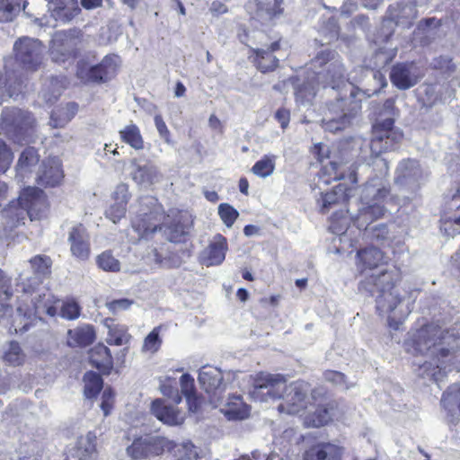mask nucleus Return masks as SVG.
I'll use <instances>...</instances> for the list:
<instances>
[{
    "label": "nucleus",
    "mask_w": 460,
    "mask_h": 460,
    "mask_svg": "<svg viewBox=\"0 0 460 460\" xmlns=\"http://www.w3.org/2000/svg\"><path fill=\"white\" fill-rule=\"evenodd\" d=\"M308 69L314 76L308 75L306 83L296 87V102L302 105L309 104L316 94L315 84L331 87L337 94L327 104L322 126L332 133L344 130L361 110V100L357 98L360 91L355 86L361 77L353 76L352 73L346 77L341 57L330 49L319 52Z\"/></svg>",
    "instance_id": "obj_1"
},
{
    "label": "nucleus",
    "mask_w": 460,
    "mask_h": 460,
    "mask_svg": "<svg viewBox=\"0 0 460 460\" xmlns=\"http://www.w3.org/2000/svg\"><path fill=\"white\" fill-rule=\"evenodd\" d=\"M404 344L407 351L425 357L423 361L413 363L418 367L415 371L423 378L438 383L447 372L460 371L456 355L460 348V337L454 332L438 326L425 325L410 334Z\"/></svg>",
    "instance_id": "obj_2"
},
{
    "label": "nucleus",
    "mask_w": 460,
    "mask_h": 460,
    "mask_svg": "<svg viewBox=\"0 0 460 460\" xmlns=\"http://www.w3.org/2000/svg\"><path fill=\"white\" fill-rule=\"evenodd\" d=\"M309 391L308 384L304 381H296L287 385L285 376L261 372L254 378L250 396L261 402L282 399L283 402L278 406L279 411L297 414L305 408Z\"/></svg>",
    "instance_id": "obj_3"
},
{
    "label": "nucleus",
    "mask_w": 460,
    "mask_h": 460,
    "mask_svg": "<svg viewBox=\"0 0 460 460\" xmlns=\"http://www.w3.org/2000/svg\"><path fill=\"white\" fill-rule=\"evenodd\" d=\"M375 166L379 169L380 174L370 178L365 184L361 191L358 213L355 215L350 213V217L357 228H366L386 212L382 203L389 193L386 180L389 171L388 163L385 159H378Z\"/></svg>",
    "instance_id": "obj_4"
},
{
    "label": "nucleus",
    "mask_w": 460,
    "mask_h": 460,
    "mask_svg": "<svg viewBox=\"0 0 460 460\" xmlns=\"http://www.w3.org/2000/svg\"><path fill=\"white\" fill-rule=\"evenodd\" d=\"M399 279L400 273L396 269L381 270L379 274L367 275L358 287L360 291L376 296V311L381 315H388L390 325L392 321L403 317L396 312L397 306L402 303V296L395 287Z\"/></svg>",
    "instance_id": "obj_5"
},
{
    "label": "nucleus",
    "mask_w": 460,
    "mask_h": 460,
    "mask_svg": "<svg viewBox=\"0 0 460 460\" xmlns=\"http://www.w3.org/2000/svg\"><path fill=\"white\" fill-rule=\"evenodd\" d=\"M46 208V197L42 190L38 187L23 189L17 200L11 201L1 210V225L4 234H7L14 227L24 224L27 217L31 221L40 219Z\"/></svg>",
    "instance_id": "obj_6"
},
{
    "label": "nucleus",
    "mask_w": 460,
    "mask_h": 460,
    "mask_svg": "<svg viewBox=\"0 0 460 460\" xmlns=\"http://www.w3.org/2000/svg\"><path fill=\"white\" fill-rule=\"evenodd\" d=\"M31 297V305H20L17 307V317L14 320L13 328L16 333H23L30 329L31 324L36 319H41L42 315L55 316L58 314L59 300L45 288H36L30 293H22L23 302Z\"/></svg>",
    "instance_id": "obj_7"
},
{
    "label": "nucleus",
    "mask_w": 460,
    "mask_h": 460,
    "mask_svg": "<svg viewBox=\"0 0 460 460\" xmlns=\"http://www.w3.org/2000/svg\"><path fill=\"white\" fill-rule=\"evenodd\" d=\"M168 217L161 211L159 206H155L148 213L145 209L137 215L131 221L133 230L137 233L138 238H148L157 230L164 231L171 243H176L184 233L180 224L168 226Z\"/></svg>",
    "instance_id": "obj_8"
},
{
    "label": "nucleus",
    "mask_w": 460,
    "mask_h": 460,
    "mask_svg": "<svg viewBox=\"0 0 460 460\" xmlns=\"http://www.w3.org/2000/svg\"><path fill=\"white\" fill-rule=\"evenodd\" d=\"M34 119L28 111L18 108H5L1 116V129L14 142H28L33 133Z\"/></svg>",
    "instance_id": "obj_9"
},
{
    "label": "nucleus",
    "mask_w": 460,
    "mask_h": 460,
    "mask_svg": "<svg viewBox=\"0 0 460 460\" xmlns=\"http://www.w3.org/2000/svg\"><path fill=\"white\" fill-rule=\"evenodd\" d=\"M44 46L36 39L19 38L13 44L15 61L25 70L35 71L42 62Z\"/></svg>",
    "instance_id": "obj_10"
},
{
    "label": "nucleus",
    "mask_w": 460,
    "mask_h": 460,
    "mask_svg": "<svg viewBox=\"0 0 460 460\" xmlns=\"http://www.w3.org/2000/svg\"><path fill=\"white\" fill-rule=\"evenodd\" d=\"M391 118L377 122L373 127V138L370 143L372 153L379 155L394 150L402 138V133L394 127Z\"/></svg>",
    "instance_id": "obj_11"
},
{
    "label": "nucleus",
    "mask_w": 460,
    "mask_h": 460,
    "mask_svg": "<svg viewBox=\"0 0 460 460\" xmlns=\"http://www.w3.org/2000/svg\"><path fill=\"white\" fill-rule=\"evenodd\" d=\"M81 33L77 30L57 31L51 40L50 57L56 63H63L74 58L79 43Z\"/></svg>",
    "instance_id": "obj_12"
},
{
    "label": "nucleus",
    "mask_w": 460,
    "mask_h": 460,
    "mask_svg": "<svg viewBox=\"0 0 460 460\" xmlns=\"http://www.w3.org/2000/svg\"><path fill=\"white\" fill-rule=\"evenodd\" d=\"M313 153L321 164L327 160L323 170L324 173L329 175L331 180L340 181L345 179L347 177V169H349V180L351 182H357L354 170L351 167H347V163L338 161L334 155H331L328 146L322 143L315 144Z\"/></svg>",
    "instance_id": "obj_13"
},
{
    "label": "nucleus",
    "mask_w": 460,
    "mask_h": 460,
    "mask_svg": "<svg viewBox=\"0 0 460 460\" xmlns=\"http://www.w3.org/2000/svg\"><path fill=\"white\" fill-rule=\"evenodd\" d=\"M425 177L419 161L408 158L399 163L395 171L394 182L402 188L415 191L425 181Z\"/></svg>",
    "instance_id": "obj_14"
},
{
    "label": "nucleus",
    "mask_w": 460,
    "mask_h": 460,
    "mask_svg": "<svg viewBox=\"0 0 460 460\" xmlns=\"http://www.w3.org/2000/svg\"><path fill=\"white\" fill-rule=\"evenodd\" d=\"M417 17L416 6L411 1L390 6L387 16L382 22V31L393 34L394 25L410 27Z\"/></svg>",
    "instance_id": "obj_15"
},
{
    "label": "nucleus",
    "mask_w": 460,
    "mask_h": 460,
    "mask_svg": "<svg viewBox=\"0 0 460 460\" xmlns=\"http://www.w3.org/2000/svg\"><path fill=\"white\" fill-rule=\"evenodd\" d=\"M421 76V71L414 62L397 63L390 72L392 84L400 90L413 87Z\"/></svg>",
    "instance_id": "obj_16"
},
{
    "label": "nucleus",
    "mask_w": 460,
    "mask_h": 460,
    "mask_svg": "<svg viewBox=\"0 0 460 460\" xmlns=\"http://www.w3.org/2000/svg\"><path fill=\"white\" fill-rule=\"evenodd\" d=\"M165 441L158 437L138 438L127 447V453L133 459L149 458L164 453Z\"/></svg>",
    "instance_id": "obj_17"
},
{
    "label": "nucleus",
    "mask_w": 460,
    "mask_h": 460,
    "mask_svg": "<svg viewBox=\"0 0 460 460\" xmlns=\"http://www.w3.org/2000/svg\"><path fill=\"white\" fill-rule=\"evenodd\" d=\"M67 242L72 256L79 261H86L91 254L90 234L85 226L77 224L68 232Z\"/></svg>",
    "instance_id": "obj_18"
},
{
    "label": "nucleus",
    "mask_w": 460,
    "mask_h": 460,
    "mask_svg": "<svg viewBox=\"0 0 460 460\" xmlns=\"http://www.w3.org/2000/svg\"><path fill=\"white\" fill-rule=\"evenodd\" d=\"M34 277L28 278L26 281L18 283L17 286L21 287L22 293H30L34 291V288L40 286L43 278L50 274V268L52 261L49 257L46 255H36L30 260Z\"/></svg>",
    "instance_id": "obj_19"
},
{
    "label": "nucleus",
    "mask_w": 460,
    "mask_h": 460,
    "mask_svg": "<svg viewBox=\"0 0 460 460\" xmlns=\"http://www.w3.org/2000/svg\"><path fill=\"white\" fill-rule=\"evenodd\" d=\"M228 250L227 240L217 234L213 236L208 245L200 252L199 261L207 266H218L223 263Z\"/></svg>",
    "instance_id": "obj_20"
},
{
    "label": "nucleus",
    "mask_w": 460,
    "mask_h": 460,
    "mask_svg": "<svg viewBox=\"0 0 460 460\" xmlns=\"http://www.w3.org/2000/svg\"><path fill=\"white\" fill-rule=\"evenodd\" d=\"M130 169L132 180L142 187L152 186L162 179V174L157 166L150 162L141 164L137 159H133L130 162Z\"/></svg>",
    "instance_id": "obj_21"
},
{
    "label": "nucleus",
    "mask_w": 460,
    "mask_h": 460,
    "mask_svg": "<svg viewBox=\"0 0 460 460\" xmlns=\"http://www.w3.org/2000/svg\"><path fill=\"white\" fill-rule=\"evenodd\" d=\"M343 447L334 442H320L309 447L304 454L305 460H342Z\"/></svg>",
    "instance_id": "obj_22"
},
{
    "label": "nucleus",
    "mask_w": 460,
    "mask_h": 460,
    "mask_svg": "<svg viewBox=\"0 0 460 460\" xmlns=\"http://www.w3.org/2000/svg\"><path fill=\"white\" fill-rule=\"evenodd\" d=\"M63 176L59 159L53 157L42 162L36 181L40 186L54 187L61 181Z\"/></svg>",
    "instance_id": "obj_23"
},
{
    "label": "nucleus",
    "mask_w": 460,
    "mask_h": 460,
    "mask_svg": "<svg viewBox=\"0 0 460 460\" xmlns=\"http://www.w3.org/2000/svg\"><path fill=\"white\" fill-rule=\"evenodd\" d=\"M151 412L163 423L169 426H179L184 421L182 413L174 405L167 404L163 399H155L151 403Z\"/></svg>",
    "instance_id": "obj_24"
},
{
    "label": "nucleus",
    "mask_w": 460,
    "mask_h": 460,
    "mask_svg": "<svg viewBox=\"0 0 460 460\" xmlns=\"http://www.w3.org/2000/svg\"><path fill=\"white\" fill-rule=\"evenodd\" d=\"M49 8L51 16L62 23L71 22L81 12L77 0H49Z\"/></svg>",
    "instance_id": "obj_25"
},
{
    "label": "nucleus",
    "mask_w": 460,
    "mask_h": 460,
    "mask_svg": "<svg viewBox=\"0 0 460 460\" xmlns=\"http://www.w3.org/2000/svg\"><path fill=\"white\" fill-rule=\"evenodd\" d=\"M358 267L362 271L372 270L371 274H379L381 270L387 269L379 268L385 261L384 253L376 247H367L358 252Z\"/></svg>",
    "instance_id": "obj_26"
},
{
    "label": "nucleus",
    "mask_w": 460,
    "mask_h": 460,
    "mask_svg": "<svg viewBox=\"0 0 460 460\" xmlns=\"http://www.w3.org/2000/svg\"><path fill=\"white\" fill-rule=\"evenodd\" d=\"M279 49V43L275 41L267 48L252 49L254 53V63L257 68L262 72L267 73L274 70L279 65V58L273 53Z\"/></svg>",
    "instance_id": "obj_27"
},
{
    "label": "nucleus",
    "mask_w": 460,
    "mask_h": 460,
    "mask_svg": "<svg viewBox=\"0 0 460 460\" xmlns=\"http://www.w3.org/2000/svg\"><path fill=\"white\" fill-rule=\"evenodd\" d=\"M391 34L382 31L381 35L378 37L380 44L384 43L385 46H380L374 55V68L379 69L385 67L395 58L397 54V46L390 42Z\"/></svg>",
    "instance_id": "obj_28"
},
{
    "label": "nucleus",
    "mask_w": 460,
    "mask_h": 460,
    "mask_svg": "<svg viewBox=\"0 0 460 460\" xmlns=\"http://www.w3.org/2000/svg\"><path fill=\"white\" fill-rule=\"evenodd\" d=\"M89 360L93 367L104 374H109L113 367L111 350L102 343H99L90 349Z\"/></svg>",
    "instance_id": "obj_29"
},
{
    "label": "nucleus",
    "mask_w": 460,
    "mask_h": 460,
    "mask_svg": "<svg viewBox=\"0 0 460 460\" xmlns=\"http://www.w3.org/2000/svg\"><path fill=\"white\" fill-rule=\"evenodd\" d=\"M223 375L220 369L210 366L203 367L199 373V382L207 393H217L220 390Z\"/></svg>",
    "instance_id": "obj_30"
},
{
    "label": "nucleus",
    "mask_w": 460,
    "mask_h": 460,
    "mask_svg": "<svg viewBox=\"0 0 460 460\" xmlns=\"http://www.w3.org/2000/svg\"><path fill=\"white\" fill-rule=\"evenodd\" d=\"M221 411L228 420H243L249 416V407L243 402L241 395L229 397Z\"/></svg>",
    "instance_id": "obj_31"
},
{
    "label": "nucleus",
    "mask_w": 460,
    "mask_h": 460,
    "mask_svg": "<svg viewBox=\"0 0 460 460\" xmlns=\"http://www.w3.org/2000/svg\"><path fill=\"white\" fill-rule=\"evenodd\" d=\"M67 334V343L71 347H85L91 344L95 339L94 330L93 326L89 324L80 326L74 330H69Z\"/></svg>",
    "instance_id": "obj_32"
},
{
    "label": "nucleus",
    "mask_w": 460,
    "mask_h": 460,
    "mask_svg": "<svg viewBox=\"0 0 460 460\" xmlns=\"http://www.w3.org/2000/svg\"><path fill=\"white\" fill-rule=\"evenodd\" d=\"M441 403L453 420H458L460 418V386L453 385L448 387L443 394Z\"/></svg>",
    "instance_id": "obj_33"
},
{
    "label": "nucleus",
    "mask_w": 460,
    "mask_h": 460,
    "mask_svg": "<svg viewBox=\"0 0 460 460\" xmlns=\"http://www.w3.org/2000/svg\"><path fill=\"white\" fill-rule=\"evenodd\" d=\"M78 111V104L68 102L65 106L58 107L52 111L50 116V125L53 128H63L66 126Z\"/></svg>",
    "instance_id": "obj_34"
},
{
    "label": "nucleus",
    "mask_w": 460,
    "mask_h": 460,
    "mask_svg": "<svg viewBox=\"0 0 460 460\" xmlns=\"http://www.w3.org/2000/svg\"><path fill=\"white\" fill-rule=\"evenodd\" d=\"M448 209L441 217V221L445 225V230H449L447 225L453 224L456 226L452 228V232L460 233V191L458 195L452 198L448 204Z\"/></svg>",
    "instance_id": "obj_35"
},
{
    "label": "nucleus",
    "mask_w": 460,
    "mask_h": 460,
    "mask_svg": "<svg viewBox=\"0 0 460 460\" xmlns=\"http://www.w3.org/2000/svg\"><path fill=\"white\" fill-rule=\"evenodd\" d=\"M332 420V413L326 406L320 405L313 412L304 417V425L307 428H319Z\"/></svg>",
    "instance_id": "obj_36"
},
{
    "label": "nucleus",
    "mask_w": 460,
    "mask_h": 460,
    "mask_svg": "<svg viewBox=\"0 0 460 460\" xmlns=\"http://www.w3.org/2000/svg\"><path fill=\"white\" fill-rule=\"evenodd\" d=\"M131 335L128 333V327L124 324L111 325L108 331L106 342L109 345L123 346L129 343Z\"/></svg>",
    "instance_id": "obj_37"
},
{
    "label": "nucleus",
    "mask_w": 460,
    "mask_h": 460,
    "mask_svg": "<svg viewBox=\"0 0 460 460\" xmlns=\"http://www.w3.org/2000/svg\"><path fill=\"white\" fill-rule=\"evenodd\" d=\"M120 137L123 142L129 145L136 150L144 148V140L140 133V129L135 124H129L119 131Z\"/></svg>",
    "instance_id": "obj_38"
},
{
    "label": "nucleus",
    "mask_w": 460,
    "mask_h": 460,
    "mask_svg": "<svg viewBox=\"0 0 460 460\" xmlns=\"http://www.w3.org/2000/svg\"><path fill=\"white\" fill-rule=\"evenodd\" d=\"M39 162V155L37 150L33 147L26 148L20 155L16 170L17 173L24 177V173L31 171L32 166H35Z\"/></svg>",
    "instance_id": "obj_39"
},
{
    "label": "nucleus",
    "mask_w": 460,
    "mask_h": 460,
    "mask_svg": "<svg viewBox=\"0 0 460 460\" xmlns=\"http://www.w3.org/2000/svg\"><path fill=\"white\" fill-rule=\"evenodd\" d=\"M84 395L88 399L94 398L101 392L103 382L101 376L95 372L89 371L84 376Z\"/></svg>",
    "instance_id": "obj_40"
},
{
    "label": "nucleus",
    "mask_w": 460,
    "mask_h": 460,
    "mask_svg": "<svg viewBox=\"0 0 460 460\" xmlns=\"http://www.w3.org/2000/svg\"><path fill=\"white\" fill-rule=\"evenodd\" d=\"M276 156L265 155L258 160L252 167V172L260 178L270 176L275 170Z\"/></svg>",
    "instance_id": "obj_41"
},
{
    "label": "nucleus",
    "mask_w": 460,
    "mask_h": 460,
    "mask_svg": "<svg viewBox=\"0 0 460 460\" xmlns=\"http://www.w3.org/2000/svg\"><path fill=\"white\" fill-rule=\"evenodd\" d=\"M25 356L16 341L9 342L3 351V359L12 366H20L24 362Z\"/></svg>",
    "instance_id": "obj_42"
},
{
    "label": "nucleus",
    "mask_w": 460,
    "mask_h": 460,
    "mask_svg": "<svg viewBox=\"0 0 460 460\" xmlns=\"http://www.w3.org/2000/svg\"><path fill=\"white\" fill-rule=\"evenodd\" d=\"M96 263L100 269L104 271L119 272L120 270V262L116 259L110 250L102 252L96 258Z\"/></svg>",
    "instance_id": "obj_43"
},
{
    "label": "nucleus",
    "mask_w": 460,
    "mask_h": 460,
    "mask_svg": "<svg viewBox=\"0 0 460 460\" xmlns=\"http://www.w3.org/2000/svg\"><path fill=\"white\" fill-rule=\"evenodd\" d=\"M101 63L89 68L79 66L77 69V76L85 82L103 83L106 82L105 76L102 75Z\"/></svg>",
    "instance_id": "obj_44"
},
{
    "label": "nucleus",
    "mask_w": 460,
    "mask_h": 460,
    "mask_svg": "<svg viewBox=\"0 0 460 460\" xmlns=\"http://www.w3.org/2000/svg\"><path fill=\"white\" fill-rule=\"evenodd\" d=\"M20 12V0H0V22L12 21Z\"/></svg>",
    "instance_id": "obj_45"
},
{
    "label": "nucleus",
    "mask_w": 460,
    "mask_h": 460,
    "mask_svg": "<svg viewBox=\"0 0 460 460\" xmlns=\"http://www.w3.org/2000/svg\"><path fill=\"white\" fill-rule=\"evenodd\" d=\"M13 296L12 278L0 269V312L4 309L3 302H6Z\"/></svg>",
    "instance_id": "obj_46"
},
{
    "label": "nucleus",
    "mask_w": 460,
    "mask_h": 460,
    "mask_svg": "<svg viewBox=\"0 0 460 460\" xmlns=\"http://www.w3.org/2000/svg\"><path fill=\"white\" fill-rule=\"evenodd\" d=\"M160 327L154 328L145 338L142 345V352L155 353L161 347L162 340L160 338Z\"/></svg>",
    "instance_id": "obj_47"
},
{
    "label": "nucleus",
    "mask_w": 460,
    "mask_h": 460,
    "mask_svg": "<svg viewBox=\"0 0 460 460\" xmlns=\"http://www.w3.org/2000/svg\"><path fill=\"white\" fill-rule=\"evenodd\" d=\"M120 60L119 56L117 55H107L103 58L101 62L102 71L103 72V75L106 80L111 79L117 72V69L119 66Z\"/></svg>",
    "instance_id": "obj_48"
},
{
    "label": "nucleus",
    "mask_w": 460,
    "mask_h": 460,
    "mask_svg": "<svg viewBox=\"0 0 460 460\" xmlns=\"http://www.w3.org/2000/svg\"><path fill=\"white\" fill-rule=\"evenodd\" d=\"M81 314L79 304L74 299H67L62 303L60 316L66 320L73 321L77 319Z\"/></svg>",
    "instance_id": "obj_49"
},
{
    "label": "nucleus",
    "mask_w": 460,
    "mask_h": 460,
    "mask_svg": "<svg viewBox=\"0 0 460 460\" xmlns=\"http://www.w3.org/2000/svg\"><path fill=\"white\" fill-rule=\"evenodd\" d=\"M218 215L227 227H232L239 216V212L228 203H221L218 206Z\"/></svg>",
    "instance_id": "obj_50"
},
{
    "label": "nucleus",
    "mask_w": 460,
    "mask_h": 460,
    "mask_svg": "<svg viewBox=\"0 0 460 460\" xmlns=\"http://www.w3.org/2000/svg\"><path fill=\"white\" fill-rule=\"evenodd\" d=\"M370 223L366 228L361 227L359 230H364L367 236L373 240L385 241L388 238L389 231L387 226L385 224H378L370 227Z\"/></svg>",
    "instance_id": "obj_51"
},
{
    "label": "nucleus",
    "mask_w": 460,
    "mask_h": 460,
    "mask_svg": "<svg viewBox=\"0 0 460 460\" xmlns=\"http://www.w3.org/2000/svg\"><path fill=\"white\" fill-rule=\"evenodd\" d=\"M180 384L181 393L185 396L187 402H191L192 400L196 401L193 377L190 374H183L181 376Z\"/></svg>",
    "instance_id": "obj_52"
},
{
    "label": "nucleus",
    "mask_w": 460,
    "mask_h": 460,
    "mask_svg": "<svg viewBox=\"0 0 460 460\" xmlns=\"http://www.w3.org/2000/svg\"><path fill=\"white\" fill-rule=\"evenodd\" d=\"M177 460H199L197 447L190 441L182 443L178 448Z\"/></svg>",
    "instance_id": "obj_53"
},
{
    "label": "nucleus",
    "mask_w": 460,
    "mask_h": 460,
    "mask_svg": "<svg viewBox=\"0 0 460 460\" xmlns=\"http://www.w3.org/2000/svg\"><path fill=\"white\" fill-rule=\"evenodd\" d=\"M167 250L169 251L168 254H164L163 252H158L157 250H155L154 256L155 262L164 267L177 266L180 262L178 256H176L170 251V247H168Z\"/></svg>",
    "instance_id": "obj_54"
},
{
    "label": "nucleus",
    "mask_w": 460,
    "mask_h": 460,
    "mask_svg": "<svg viewBox=\"0 0 460 460\" xmlns=\"http://www.w3.org/2000/svg\"><path fill=\"white\" fill-rule=\"evenodd\" d=\"M13 160V154L10 147L0 139V173H4Z\"/></svg>",
    "instance_id": "obj_55"
},
{
    "label": "nucleus",
    "mask_w": 460,
    "mask_h": 460,
    "mask_svg": "<svg viewBox=\"0 0 460 460\" xmlns=\"http://www.w3.org/2000/svg\"><path fill=\"white\" fill-rule=\"evenodd\" d=\"M127 211V204L123 203H113L105 211L106 217L112 221L114 224L119 222L122 217H125Z\"/></svg>",
    "instance_id": "obj_56"
},
{
    "label": "nucleus",
    "mask_w": 460,
    "mask_h": 460,
    "mask_svg": "<svg viewBox=\"0 0 460 460\" xmlns=\"http://www.w3.org/2000/svg\"><path fill=\"white\" fill-rule=\"evenodd\" d=\"M283 0H266V3H260L259 9L265 11L270 18L276 17L281 12V4Z\"/></svg>",
    "instance_id": "obj_57"
},
{
    "label": "nucleus",
    "mask_w": 460,
    "mask_h": 460,
    "mask_svg": "<svg viewBox=\"0 0 460 460\" xmlns=\"http://www.w3.org/2000/svg\"><path fill=\"white\" fill-rule=\"evenodd\" d=\"M49 87L53 88L51 93H48L46 88H44L41 92V95L47 103H52L55 101H57L58 98L60 96L62 88L59 85V82L57 79H52L49 82Z\"/></svg>",
    "instance_id": "obj_58"
},
{
    "label": "nucleus",
    "mask_w": 460,
    "mask_h": 460,
    "mask_svg": "<svg viewBox=\"0 0 460 460\" xmlns=\"http://www.w3.org/2000/svg\"><path fill=\"white\" fill-rule=\"evenodd\" d=\"M134 301L128 298L115 299L106 303V307L112 314H117L120 311L128 310L133 305Z\"/></svg>",
    "instance_id": "obj_59"
},
{
    "label": "nucleus",
    "mask_w": 460,
    "mask_h": 460,
    "mask_svg": "<svg viewBox=\"0 0 460 460\" xmlns=\"http://www.w3.org/2000/svg\"><path fill=\"white\" fill-rule=\"evenodd\" d=\"M129 197L128 186L124 183L119 184L112 194L114 203L128 204Z\"/></svg>",
    "instance_id": "obj_60"
},
{
    "label": "nucleus",
    "mask_w": 460,
    "mask_h": 460,
    "mask_svg": "<svg viewBox=\"0 0 460 460\" xmlns=\"http://www.w3.org/2000/svg\"><path fill=\"white\" fill-rule=\"evenodd\" d=\"M339 197L336 191L326 192L322 195L321 199L318 200V203L321 207V212L325 213L328 211L329 208L338 202Z\"/></svg>",
    "instance_id": "obj_61"
},
{
    "label": "nucleus",
    "mask_w": 460,
    "mask_h": 460,
    "mask_svg": "<svg viewBox=\"0 0 460 460\" xmlns=\"http://www.w3.org/2000/svg\"><path fill=\"white\" fill-rule=\"evenodd\" d=\"M114 393L111 388H105L102 395L101 408L104 416L109 415L113 404Z\"/></svg>",
    "instance_id": "obj_62"
},
{
    "label": "nucleus",
    "mask_w": 460,
    "mask_h": 460,
    "mask_svg": "<svg viewBox=\"0 0 460 460\" xmlns=\"http://www.w3.org/2000/svg\"><path fill=\"white\" fill-rule=\"evenodd\" d=\"M155 128L159 133V136L164 139V141L166 143H170L171 140H170V131L164 122V120L163 119L162 116L161 115H155Z\"/></svg>",
    "instance_id": "obj_63"
},
{
    "label": "nucleus",
    "mask_w": 460,
    "mask_h": 460,
    "mask_svg": "<svg viewBox=\"0 0 460 460\" xmlns=\"http://www.w3.org/2000/svg\"><path fill=\"white\" fill-rule=\"evenodd\" d=\"M324 377L326 381L337 385H341L345 383L344 374L338 371H327L324 373Z\"/></svg>",
    "instance_id": "obj_64"
}]
</instances>
